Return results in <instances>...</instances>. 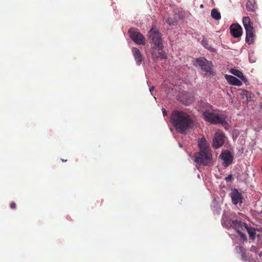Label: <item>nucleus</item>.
Instances as JSON below:
<instances>
[{
	"mask_svg": "<svg viewBox=\"0 0 262 262\" xmlns=\"http://www.w3.org/2000/svg\"><path fill=\"white\" fill-rule=\"evenodd\" d=\"M170 120L172 126L181 131L192 129L194 126V122L191 116L183 111H173Z\"/></svg>",
	"mask_w": 262,
	"mask_h": 262,
	"instance_id": "obj_1",
	"label": "nucleus"
},
{
	"mask_svg": "<svg viewBox=\"0 0 262 262\" xmlns=\"http://www.w3.org/2000/svg\"><path fill=\"white\" fill-rule=\"evenodd\" d=\"M203 116L206 121L212 124H221L227 129L226 127L228 124L224 115L220 114L215 111H210L207 110L204 112Z\"/></svg>",
	"mask_w": 262,
	"mask_h": 262,
	"instance_id": "obj_2",
	"label": "nucleus"
},
{
	"mask_svg": "<svg viewBox=\"0 0 262 262\" xmlns=\"http://www.w3.org/2000/svg\"><path fill=\"white\" fill-rule=\"evenodd\" d=\"M194 157L195 162L204 166L209 165L212 160V155L211 150L199 151L194 154Z\"/></svg>",
	"mask_w": 262,
	"mask_h": 262,
	"instance_id": "obj_3",
	"label": "nucleus"
},
{
	"mask_svg": "<svg viewBox=\"0 0 262 262\" xmlns=\"http://www.w3.org/2000/svg\"><path fill=\"white\" fill-rule=\"evenodd\" d=\"M243 23L246 30V42L248 45H251L253 43L255 37L253 23L249 16H245L243 18Z\"/></svg>",
	"mask_w": 262,
	"mask_h": 262,
	"instance_id": "obj_4",
	"label": "nucleus"
},
{
	"mask_svg": "<svg viewBox=\"0 0 262 262\" xmlns=\"http://www.w3.org/2000/svg\"><path fill=\"white\" fill-rule=\"evenodd\" d=\"M162 33L155 27H152L148 32V39L151 46L162 47L163 46Z\"/></svg>",
	"mask_w": 262,
	"mask_h": 262,
	"instance_id": "obj_5",
	"label": "nucleus"
},
{
	"mask_svg": "<svg viewBox=\"0 0 262 262\" xmlns=\"http://www.w3.org/2000/svg\"><path fill=\"white\" fill-rule=\"evenodd\" d=\"M128 33L131 39L137 44L144 46L146 43L145 38L135 28H130L128 30Z\"/></svg>",
	"mask_w": 262,
	"mask_h": 262,
	"instance_id": "obj_6",
	"label": "nucleus"
},
{
	"mask_svg": "<svg viewBox=\"0 0 262 262\" xmlns=\"http://www.w3.org/2000/svg\"><path fill=\"white\" fill-rule=\"evenodd\" d=\"M164 46L162 47L151 46V54L153 59L155 61L158 59H166L167 55L163 51Z\"/></svg>",
	"mask_w": 262,
	"mask_h": 262,
	"instance_id": "obj_7",
	"label": "nucleus"
},
{
	"mask_svg": "<svg viewBox=\"0 0 262 262\" xmlns=\"http://www.w3.org/2000/svg\"><path fill=\"white\" fill-rule=\"evenodd\" d=\"M225 138L222 132H216L213 139L212 146L215 148L221 147L225 143Z\"/></svg>",
	"mask_w": 262,
	"mask_h": 262,
	"instance_id": "obj_8",
	"label": "nucleus"
},
{
	"mask_svg": "<svg viewBox=\"0 0 262 262\" xmlns=\"http://www.w3.org/2000/svg\"><path fill=\"white\" fill-rule=\"evenodd\" d=\"M196 63L201 67L202 70L205 72H210L211 69L212 63L208 61L204 57H200L196 60Z\"/></svg>",
	"mask_w": 262,
	"mask_h": 262,
	"instance_id": "obj_9",
	"label": "nucleus"
},
{
	"mask_svg": "<svg viewBox=\"0 0 262 262\" xmlns=\"http://www.w3.org/2000/svg\"><path fill=\"white\" fill-rule=\"evenodd\" d=\"M231 34L235 38L239 37L243 33L242 27L238 24H233L230 27Z\"/></svg>",
	"mask_w": 262,
	"mask_h": 262,
	"instance_id": "obj_10",
	"label": "nucleus"
},
{
	"mask_svg": "<svg viewBox=\"0 0 262 262\" xmlns=\"http://www.w3.org/2000/svg\"><path fill=\"white\" fill-rule=\"evenodd\" d=\"M230 226L237 232H239L240 230H243L245 228L247 227V224L246 223L237 220L231 221L230 222Z\"/></svg>",
	"mask_w": 262,
	"mask_h": 262,
	"instance_id": "obj_11",
	"label": "nucleus"
},
{
	"mask_svg": "<svg viewBox=\"0 0 262 262\" xmlns=\"http://www.w3.org/2000/svg\"><path fill=\"white\" fill-rule=\"evenodd\" d=\"M221 156L224 161V166H227L232 163L233 157L229 151H226L224 152H222L221 155Z\"/></svg>",
	"mask_w": 262,
	"mask_h": 262,
	"instance_id": "obj_12",
	"label": "nucleus"
},
{
	"mask_svg": "<svg viewBox=\"0 0 262 262\" xmlns=\"http://www.w3.org/2000/svg\"><path fill=\"white\" fill-rule=\"evenodd\" d=\"M198 146L200 151L211 150L209 144L205 138H201L198 141Z\"/></svg>",
	"mask_w": 262,
	"mask_h": 262,
	"instance_id": "obj_13",
	"label": "nucleus"
},
{
	"mask_svg": "<svg viewBox=\"0 0 262 262\" xmlns=\"http://www.w3.org/2000/svg\"><path fill=\"white\" fill-rule=\"evenodd\" d=\"M132 52L137 64L140 65L142 61V55L141 52L138 48L135 47L132 48Z\"/></svg>",
	"mask_w": 262,
	"mask_h": 262,
	"instance_id": "obj_14",
	"label": "nucleus"
},
{
	"mask_svg": "<svg viewBox=\"0 0 262 262\" xmlns=\"http://www.w3.org/2000/svg\"><path fill=\"white\" fill-rule=\"evenodd\" d=\"M231 198L233 203L235 205L242 203L241 194L236 189L232 191L231 193Z\"/></svg>",
	"mask_w": 262,
	"mask_h": 262,
	"instance_id": "obj_15",
	"label": "nucleus"
},
{
	"mask_svg": "<svg viewBox=\"0 0 262 262\" xmlns=\"http://www.w3.org/2000/svg\"><path fill=\"white\" fill-rule=\"evenodd\" d=\"M226 79L231 84L236 86H241L242 84V82L235 77L232 75H225Z\"/></svg>",
	"mask_w": 262,
	"mask_h": 262,
	"instance_id": "obj_16",
	"label": "nucleus"
},
{
	"mask_svg": "<svg viewBox=\"0 0 262 262\" xmlns=\"http://www.w3.org/2000/svg\"><path fill=\"white\" fill-rule=\"evenodd\" d=\"M242 98L245 100L246 101H251L252 100L254 95L251 92L247 90H242V92L241 94Z\"/></svg>",
	"mask_w": 262,
	"mask_h": 262,
	"instance_id": "obj_17",
	"label": "nucleus"
},
{
	"mask_svg": "<svg viewBox=\"0 0 262 262\" xmlns=\"http://www.w3.org/2000/svg\"><path fill=\"white\" fill-rule=\"evenodd\" d=\"M246 8L249 12H255L256 9L255 0H248L246 3Z\"/></svg>",
	"mask_w": 262,
	"mask_h": 262,
	"instance_id": "obj_18",
	"label": "nucleus"
},
{
	"mask_svg": "<svg viewBox=\"0 0 262 262\" xmlns=\"http://www.w3.org/2000/svg\"><path fill=\"white\" fill-rule=\"evenodd\" d=\"M231 73L234 75L239 78L244 82H247L248 81L247 78L244 75L243 73L241 71L232 69L231 70Z\"/></svg>",
	"mask_w": 262,
	"mask_h": 262,
	"instance_id": "obj_19",
	"label": "nucleus"
},
{
	"mask_svg": "<svg viewBox=\"0 0 262 262\" xmlns=\"http://www.w3.org/2000/svg\"><path fill=\"white\" fill-rule=\"evenodd\" d=\"M249 235V237L251 239H254L255 238V230L254 228L249 227L248 225L246 228H245Z\"/></svg>",
	"mask_w": 262,
	"mask_h": 262,
	"instance_id": "obj_20",
	"label": "nucleus"
},
{
	"mask_svg": "<svg viewBox=\"0 0 262 262\" xmlns=\"http://www.w3.org/2000/svg\"><path fill=\"white\" fill-rule=\"evenodd\" d=\"M211 14L212 17L216 20H219L221 17L220 13L215 8L211 10Z\"/></svg>",
	"mask_w": 262,
	"mask_h": 262,
	"instance_id": "obj_21",
	"label": "nucleus"
},
{
	"mask_svg": "<svg viewBox=\"0 0 262 262\" xmlns=\"http://www.w3.org/2000/svg\"><path fill=\"white\" fill-rule=\"evenodd\" d=\"M202 45L206 48L209 49V50H211L212 49V48L211 47V46L209 45L208 41L206 39L203 38L202 40Z\"/></svg>",
	"mask_w": 262,
	"mask_h": 262,
	"instance_id": "obj_22",
	"label": "nucleus"
},
{
	"mask_svg": "<svg viewBox=\"0 0 262 262\" xmlns=\"http://www.w3.org/2000/svg\"><path fill=\"white\" fill-rule=\"evenodd\" d=\"M166 23H167L170 26H174L176 25L177 24V21L176 20L173 19L171 17L168 18L166 20Z\"/></svg>",
	"mask_w": 262,
	"mask_h": 262,
	"instance_id": "obj_23",
	"label": "nucleus"
},
{
	"mask_svg": "<svg viewBox=\"0 0 262 262\" xmlns=\"http://www.w3.org/2000/svg\"><path fill=\"white\" fill-rule=\"evenodd\" d=\"M237 232L238 233V234L239 235V236L242 240H243V241L247 240L246 235L242 232V230H240V231H239V232Z\"/></svg>",
	"mask_w": 262,
	"mask_h": 262,
	"instance_id": "obj_24",
	"label": "nucleus"
},
{
	"mask_svg": "<svg viewBox=\"0 0 262 262\" xmlns=\"http://www.w3.org/2000/svg\"><path fill=\"white\" fill-rule=\"evenodd\" d=\"M225 180L227 181H231L232 180H233V176L232 174H230L228 175L227 177H225Z\"/></svg>",
	"mask_w": 262,
	"mask_h": 262,
	"instance_id": "obj_25",
	"label": "nucleus"
},
{
	"mask_svg": "<svg viewBox=\"0 0 262 262\" xmlns=\"http://www.w3.org/2000/svg\"><path fill=\"white\" fill-rule=\"evenodd\" d=\"M10 208L11 209H14L16 208V203L15 202H12L11 204H10Z\"/></svg>",
	"mask_w": 262,
	"mask_h": 262,
	"instance_id": "obj_26",
	"label": "nucleus"
},
{
	"mask_svg": "<svg viewBox=\"0 0 262 262\" xmlns=\"http://www.w3.org/2000/svg\"><path fill=\"white\" fill-rule=\"evenodd\" d=\"M162 113L164 116H166L167 115V111L164 108H162Z\"/></svg>",
	"mask_w": 262,
	"mask_h": 262,
	"instance_id": "obj_27",
	"label": "nucleus"
},
{
	"mask_svg": "<svg viewBox=\"0 0 262 262\" xmlns=\"http://www.w3.org/2000/svg\"><path fill=\"white\" fill-rule=\"evenodd\" d=\"M155 89V87L154 86H151L150 89H149V90H150V92L151 93H152V92Z\"/></svg>",
	"mask_w": 262,
	"mask_h": 262,
	"instance_id": "obj_28",
	"label": "nucleus"
},
{
	"mask_svg": "<svg viewBox=\"0 0 262 262\" xmlns=\"http://www.w3.org/2000/svg\"><path fill=\"white\" fill-rule=\"evenodd\" d=\"M61 160H62V162H66V161H67V160H64V159H61Z\"/></svg>",
	"mask_w": 262,
	"mask_h": 262,
	"instance_id": "obj_29",
	"label": "nucleus"
},
{
	"mask_svg": "<svg viewBox=\"0 0 262 262\" xmlns=\"http://www.w3.org/2000/svg\"><path fill=\"white\" fill-rule=\"evenodd\" d=\"M181 133H184V132H181Z\"/></svg>",
	"mask_w": 262,
	"mask_h": 262,
	"instance_id": "obj_30",
	"label": "nucleus"
}]
</instances>
